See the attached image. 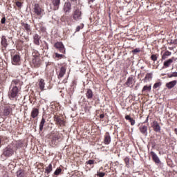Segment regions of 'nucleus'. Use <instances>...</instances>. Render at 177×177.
<instances>
[{
    "mask_svg": "<svg viewBox=\"0 0 177 177\" xmlns=\"http://www.w3.org/2000/svg\"><path fill=\"white\" fill-rule=\"evenodd\" d=\"M104 175H106V173L104 172H100L97 174V176L99 177H104Z\"/></svg>",
    "mask_w": 177,
    "mask_h": 177,
    "instance_id": "c03bdc74",
    "label": "nucleus"
},
{
    "mask_svg": "<svg viewBox=\"0 0 177 177\" xmlns=\"http://www.w3.org/2000/svg\"><path fill=\"white\" fill-rule=\"evenodd\" d=\"M129 122H131V125H135V120L133 118L130 119Z\"/></svg>",
    "mask_w": 177,
    "mask_h": 177,
    "instance_id": "49530a36",
    "label": "nucleus"
},
{
    "mask_svg": "<svg viewBox=\"0 0 177 177\" xmlns=\"http://www.w3.org/2000/svg\"><path fill=\"white\" fill-rule=\"evenodd\" d=\"M1 45H3L4 48L8 46V41L6 40V37L5 36H3L1 38Z\"/></svg>",
    "mask_w": 177,
    "mask_h": 177,
    "instance_id": "c85d7f7f",
    "label": "nucleus"
},
{
    "mask_svg": "<svg viewBox=\"0 0 177 177\" xmlns=\"http://www.w3.org/2000/svg\"><path fill=\"white\" fill-rule=\"evenodd\" d=\"M1 142H2V140L0 139V145H1Z\"/></svg>",
    "mask_w": 177,
    "mask_h": 177,
    "instance_id": "5fc2aeb1",
    "label": "nucleus"
},
{
    "mask_svg": "<svg viewBox=\"0 0 177 177\" xmlns=\"http://www.w3.org/2000/svg\"><path fill=\"white\" fill-rule=\"evenodd\" d=\"M145 92H151V84H150L149 86H144L142 90V93H145Z\"/></svg>",
    "mask_w": 177,
    "mask_h": 177,
    "instance_id": "b1692460",
    "label": "nucleus"
},
{
    "mask_svg": "<svg viewBox=\"0 0 177 177\" xmlns=\"http://www.w3.org/2000/svg\"><path fill=\"white\" fill-rule=\"evenodd\" d=\"M174 63V57L167 59L163 63V68H167L171 66V64Z\"/></svg>",
    "mask_w": 177,
    "mask_h": 177,
    "instance_id": "f3484780",
    "label": "nucleus"
},
{
    "mask_svg": "<svg viewBox=\"0 0 177 177\" xmlns=\"http://www.w3.org/2000/svg\"><path fill=\"white\" fill-rule=\"evenodd\" d=\"M22 27H24V30H26L27 34H30L31 35V27L28 24H26L24 22L21 23Z\"/></svg>",
    "mask_w": 177,
    "mask_h": 177,
    "instance_id": "4468645a",
    "label": "nucleus"
},
{
    "mask_svg": "<svg viewBox=\"0 0 177 177\" xmlns=\"http://www.w3.org/2000/svg\"><path fill=\"white\" fill-rule=\"evenodd\" d=\"M34 12L37 16H41L42 15V8L39 6V4L35 3L34 6Z\"/></svg>",
    "mask_w": 177,
    "mask_h": 177,
    "instance_id": "0eeeda50",
    "label": "nucleus"
},
{
    "mask_svg": "<svg viewBox=\"0 0 177 177\" xmlns=\"http://www.w3.org/2000/svg\"><path fill=\"white\" fill-rule=\"evenodd\" d=\"M63 54H59L57 53H55V57H57L58 59H62L63 57Z\"/></svg>",
    "mask_w": 177,
    "mask_h": 177,
    "instance_id": "58836bf2",
    "label": "nucleus"
},
{
    "mask_svg": "<svg viewBox=\"0 0 177 177\" xmlns=\"http://www.w3.org/2000/svg\"><path fill=\"white\" fill-rule=\"evenodd\" d=\"M88 3L91 4L93 2H95V0H88Z\"/></svg>",
    "mask_w": 177,
    "mask_h": 177,
    "instance_id": "8fccbe9b",
    "label": "nucleus"
},
{
    "mask_svg": "<svg viewBox=\"0 0 177 177\" xmlns=\"http://www.w3.org/2000/svg\"><path fill=\"white\" fill-rule=\"evenodd\" d=\"M111 142V137H110V134H109V133H106L104 136V145H110Z\"/></svg>",
    "mask_w": 177,
    "mask_h": 177,
    "instance_id": "412c9836",
    "label": "nucleus"
},
{
    "mask_svg": "<svg viewBox=\"0 0 177 177\" xmlns=\"http://www.w3.org/2000/svg\"><path fill=\"white\" fill-rule=\"evenodd\" d=\"M45 122H46V121L45 120V118L43 117L39 124V131H43Z\"/></svg>",
    "mask_w": 177,
    "mask_h": 177,
    "instance_id": "cd10ccee",
    "label": "nucleus"
},
{
    "mask_svg": "<svg viewBox=\"0 0 177 177\" xmlns=\"http://www.w3.org/2000/svg\"><path fill=\"white\" fill-rule=\"evenodd\" d=\"M19 82H20V80H12V84H14L15 85H17V84H19Z\"/></svg>",
    "mask_w": 177,
    "mask_h": 177,
    "instance_id": "a19ab883",
    "label": "nucleus"
},
{
    "mask_svg": "<svg viewBox=\"0 0 177 177\" xmlns=\"http://www.w3.org/2000/svg\"><path fill=\"white\" fill-rule=\"evenodd\" d=\"M19 93V88L17 86H14L12 90L10 91L9 96L10 99H15Z\"/></svg>",
    "mask_w": 177,
    "mask_h": 177,
    "instance_id": "20e7f679",
    "label": "nucleus"
},
{
    "mask_svg": "<svg viewBox=\"0 0 177 177\" xmlns=\"http://www.w3.org/2000/svg\"><path fill=\"white\" fill-rule=\"evenodd\" d=\"M13 112V109L10 106H6L3 111V115L4 117H8V115H10Z\"/></svg>",
    "mask_w": 177,
    "mask_h": 177,
    "instance_id": "6e6552de",
    "label": "nucleus"
},
{
    "mask_svg": "<svg viewBox=\"0 0 177 177\" xmlns=\"http://www.w3.org/2000/svg\"><path fill=\"white\" fill-rule=\"evenodd\" d=\"M54 121L58 124V125H64L65 122L64 120H62L60 117L58 115H55L54 116Z\"/></svg>",
    "mask_w": 177,
    "mask_h": 177,
    "instance_id": "2eb2a0df",
    "label": "nucleus"
},
{
    "mask_svg": "<svg viewBox=\"0 0 177 177\" xmlns=\"http://www.w3.org/2000/svg\"><path fill=\"white\" fill-rule=\"evenodd\" d=\"M82 28H84V24H82L80 26H77L75 32H78V31H80V30H82Z\"/></svg>",
    "mask_w": 177,
    "mask_h": 177,
    "instance_id": "72a5a7b5",
    "label": "nucleus"
},
{
    "mask_svg": "<svg viewBox=\"0 0 177 177\" xmlns=\"http://www.w3.org/2000/svg\"><path fill=\"white\" fill-rule=\"evenodd\" d=\"M151 78H153V74L147 73L146 76L142 80V81H144V82H147V81H149L150 80H151Z\"/></svg>",
    "mask_w": 177,
    "mask_h": 177,
    "instance_id": "a878e982",
    "label": "nucleus"
},
{
    "mask_svg": "<svg viewBox=\"0 0 177 177\" xmlns=\"http://www.w3.org/2000/svg\"><path fill=\"white\" fill-rule=\"evenodd\" d=\"M39 86L41 91H44L45 88V80L44 79H41L39 82Z\"/></svg>",
    "mask_w": 177,
    "mask_h": 177,
    "instance_id": "393cba45",
    "label": "nucleus"
},
{
    "mask_svg": "<svg viewBox=\"0 0 177 177\" xmlns=\"http://www.w3.org/2000/svg\"><path fill=\"white\" fill-rule=\"evenodd\" d=\"M147 121H149V117L147 118L145 122H147Z\"/></svg>",
    "mask_w": 177,
    "mask_h": 177,
    "instance_id": "603ef678",
    "label": "nucleus"
},
{
    "mask_svg": "<svg viewBox=\"0 0 177 177\" xmlns=\"http://www.w3.org/2000/svg\"><path fill=\"white\" fill-rule=\"evenodd\" d=\"M100 118H104V114H100Z\"/></svg>",
    "mask_w": 177,
    "mask_h": 177,
    "instance_id": "3c124183",
    "label": "nucleus"
},
{
    "mask_svg": "<svg viewBox=\"0 0 177 177\" xmlns=\"http://www.w3.org/2000/svg\"><path fill=\"white\" fill-rule=\"evenodd\" d=\"M72 2H75L77 0H71Z\"/></svg>",
    "mask_w": 177,
    "mask_h": 177,
    "instance_id": "864d4df0",
    "label": "nucleus"
},
{
    "mask_svg": "<svg viewBox=\"0 0 177 177\" xmlns=\"http://www.w3.org/2000/svg\"><path fill=\"white\" fill-rule=\"evenodd\" d=\"M17 177H25L26 174L24 173V170L21 169L17 171Z\"/></svg>",
    "mask_w": 177,
    "mask_h": 177,
    "instance_id": "c756f323",
    "label": "nucleus"
},
{
    "mask_svg": "<svg viewBox=\"0 0 177 177\" xmlns=\"http://www.w3.org/2000/svg\"><path fill=\"white\" fill-rule=\"evenodd\" d=\"M62 172V169L61 168H58L57 169L55 172H54V175H60V173Z\"/></svg>",
    "mask_w": 177,
    "mask_h": 177,
    "instance_id": "c9c22d12",
    "label": "nucleus"
},
{
    "mask_svg": "<svg viewBox=\"0 0 177 177\" xmlns=\"http://www.w3.org/2000/svg\"><path fill=\"white\" fill-rule=\"evenodd\" d=\"M53 5V10H58L60 7V0H51Z\"/></svg>",
    "mask_w": 177,
    "mask_h": 177,
    "instance_id": "ddd939ff",
    "label": "nucleus"
},
{
    "mask_svg": "<svg viewBox=\"0 0 177 177\" xmlns=\"http://www.w3.org/2000/svg\"><path fill=\"white\" fill-rule=\"evenodd\" d=\"M124 161L125 162L127 168H129V167H130L129 166V158H128V157L124 158Z\"/></svg>",
    "mask_w": 177,
    "mask_h": 177,
    "instance_id": "2f4dec72",
    "label": "nucleus"
},
{
    "mask_svg": "<svg viewBox=\"0 0 177 177\" xmlns=\"http://www.w3.org/2000/svg\"><path fill=\"white\" fill-rule=\"evenodd\" d=\"M163 55H166L167 57H168V56H171V55H172V53H171L170 51L167 50V51H165V52L164 53Z\"/></svg>",
    "mask_w": 177,
    "mask_h": 177,
    "instance_id": "ea45409f",
    "label": "nucleus"
},
{
    "mask_svg": "<svg viewBox=\"0 0 177 177\" xmlns=\"http://www.w3.org/2000/svg\"><path fill=\"white\" fill-rule=\"evenodd\" d=\"M19 62H20V55H14V57H12V64L16 66V65L19 64Z\"/></svg>",
    "mask_w": 177,
    "mask_h": 177,
    "instance_id": "a211bd4d",
    "label": "nucleus"
},
{
    "mask_svg": "<svg viewBox=\"0 0 177 177\" xmlns=\"http://www.w3.org/2000/svg\"><path fill=\"white\" fill-rule=\"evenodd\" d=\"M150 154L154 162H156V164H160V162H161V161L160 160V158H158V156H157V154H156V153H154V151H151Z\"/></svg>",
    "mask_w": 177,
    "mask_h": 177,
    "instance_id": "f8f14e48",
    "label": "nucleus"
},
{
    "mask_svg": "<svg viewBox=\"0 0 177 177\" xmlns=\"http://www.w3.org/2000/svg\"><path fill=\"white\" fill-rule=\"evenodd\" d=\"M54 46L56 49H58L61 53H66V48H64V45H63L62 42L58 41L54 44Z\"/></svg>",
    "mask_w": 177,
    "mask_h": 177,
    "instance_id": "39448f33",
    "label": "nucleus"
},
{
    "mask_svg": "<svg viewBox=\"0 0 177 177\" xmlns=\"http://www.w3.org/2000/svg\"><path fill=\"white\" fill-rule=\"evenodd\" d=\"M86 164H88L89 165H93V164H95V160H89L88 161L86 162Z\"/></svg>",
    "mask_w": 177,
    "mask_h": 177,
    "instance_id": "4c0bfd02",
    "label": "nucleus"
},
{
    "mask_svg": "<svg viewBox=\"0 0 177 177\" xmlns=\"http://www.w3.org/2000/svg\"><path fill=\"white\" fill-rule=\"evenodd\" d=\"M52 164H50L48 167L46 168V174H49L50 172H52Z\"/></svg>",
    "mask_w": 177,
    "mask_h": 177,
    "instance_id": "7c9ffc66",
    "label": "nucleus"
},
{
    "mask_svg": "<svg viewBox=\"0 0 177 177\" xmlns=\"http://www.w3.org/2000/svg\"><path fill=\"white\" fill-rule=\"evenodd\" d=\"M125 118H126V120L129 121L132 118H131V116H129V115H127L125 116Z\"/></svg>",
    "mask_w": 177,
    "mask_h": 177,
    "instance_id": "09e8293b",
    "label": "nucleus"
},
{
    "mask_svg": "<svg viewBox=\"0 0 177 177\" xmlns=\"http://www.w3.org/2000/svg\"><path fill=\"white\" fill-rule=\"evenodd\" d=\"M73 20H75V21L81 20V19H82V11L79 8L75 9L73 13Z\"/></svg>",
    "mask_w": 177,
    "mask_h": 177,
    "instance_id": "f03ea898",
    "label": "nucleus"
},
{
    "mask_svg": "<svg viewBox=\"0 0 177 177\" xmlns=\"http://www.w3.org/2000/svg\"><path fill=\"white\" fill-rule=\"evenodd\" d=\"M165 59H168V57H167L165 55H162V60H165Z\"/></svg>",
    "mask_w": 177,
    "mask_h": 177,
    "instance_id": "de8ad7c7",
    "label": "nucleus"
},
{
    "mask_svg": "<svg viewBox=\"0 0 177 177\" xmlns=\"http://www.w3.org/2000/svg\"><path fill=\"white\" fill-rule=\"evenodd\" d=\"M133 83V77L132 76L129 77L126 82V85L128 86H131V85H132Z\"/></svg>",
    "mask_w": 177,
    "mask_h": 177,
    "instance_id": "bb28decb",
    "label": "nucleus"
},
{
    "mask_svg": "<svg viewBox=\"0 0 177 177\" xmlns=\"http://www.w3.org/2000/svg\"><path fill=\"white\" fill-rule=\"evenodd\" d=\"M152 127L153 128V131H155V132H161V127H160L158 121L153 122Z\"/></svg>",
    "mask_w": 177,
    "mask_h": 177,
    "instance_id": "9d476101",
    "label": "nucleus"
},
{
    "mask_svg": "<svg viewBox=\"0 0 177 177\" xmlns=\"http://www.w3.org/2000/svg\"><path fill=\"white\" fill-rule=\"evenodd\" d=\"M66 67L62 66L60 68L59 73L58 74V78L59 79L63 78V77H64V75L66 74Z\"/></svg>",
    "mask_w": 177,
    "mask_h": 177,
    "instance_id": "aec40b11",
    "label": "nucleus"
},
{
    "mask_svg": "<svg viewBox=\"0 0 177 177\" xmlns=\"http://www.w3.org/2000/svg\"><path fill=\"white\" fill-rule=\"evenodd\" d=\"M159 86H161V82L155 83L153 85V89H157Z\"/></svg>",
    "mask_w": 177,
    "mask_h": 177,
    "instance_id": "f704fd0d",
    "label": "nucleus"
},
{
    "mask_svg": "<svg viewBox=\"0 0 177 177\" xmlns=\"http://www.w3.org/2000/svg\"><path fill=\"white\" fill-rule=\"evenodd\" d=\"M59 139H60V134L59 132H56L51 140L52 147H56L59 145Z\"/></svg>",
    "mask_w": 177,
    "mask_h": 177,
    "instance_id": "7ed1b4c3",
    "label": "nucleus"
},
{
    "mask_svg": "<svg viewBox=\"0 0 177 177\" xmlns=\"http://www.w3.org/2000/svg\"><path fill=\"white\" fill-rule=\"evenodd\" d=\"M140 132L142 133L145 136H147V126L141 125L139 127Z\"/></svg>",
    "mask_w": 177,
    "mask_h": 177,
    "instance_id": "6ab92c4d",
    "label": "nucleus"
},
{
    "mask_svg": "<svg viewBox=\"0 0 177 177\" xmlns=\"http://www.w3.org/2000/svg\"><path fill=\"white\" fill-rule=\"evenodd\" d=\"M39 41H41V36H39L38 34H35L33 35V42L35 45L39 46L40 45Z\"/></svg>",
    "mask_w": 177,
    "mask_h": 177,
    "instance_id": "dca6fc26",
    "label": "nucleus"
},
{
    "mask_svg": "<svg viewBox=\"0 0 177 177\" xmlns=\"http://www.w3.org/2000/svg\"><path fill=\"white\" fill-rule=\"evenodd\" d=\"M1 24H5L6 23V17H3L1 20Z\"/></svg>",
    "mask_w": 177,
    "mask_h": 177,
    "instance_id": "79ce46f5",
    "label": "nucleus"
},
{
    "mask_svg": "<svg viewBox=\"0 0 177 177\" xmlns=\"http://www.w3.org/2000/svg\"><path fill=\"white\" fill-rule=\"evenodd\" d=\"M168 78H172V77H177V72H174L167 75Z\"/></svg>",
    "mask_w": 177,
    "mask_h": 177,
    "instance_id": "473e14b6",
    "label": "nucleus"
},
{
    "mask_svg": "<svg viewBox=\"0 0 177 177\" xmlns=\"http://www.w3.org/2000/svg\"><path fill=\"white\" fill-rule=\"evenodd\" d=\"M13 153V149L10 147H7L3 150V156H4L5 157H10V156H12Z\"/></svg>",
    "mask_w": 177,
    "mask_h": 177,
    "instance_id": "423d86ee",
    "label": "nucleus"
},
{
    "mask_svg": "<svg viewBox=\"0 0 177 177\" xmlns=\"http://www.w3.org/2000/svg\"><path fill=\"white\" fill-rule=\"evenodd\" d=\"M15 3H16V6H17L18 8H21V2H20V1H17Z\"/></svg>",
    "mask_w": 177,
    "mask_h": 177,
    "instance_id": "a18cd8bd",
    "label": "nucleus"
},
{
    "mask_svg": "<svg viewBox=\"0 0 177 177\" xmlns=\"http://www.w3.org/2000/svg\"><path fill=\"white\" fill-rule=\"evenodd\" d=\"M157 58H158L157 55H152L151 56V60H153V62H156L157 60Z\"/></svg>",
    "mask_w": 177,
    "mask_h": 177,
    "instance_id": "e433bc0d",
    "label": "nucleus"
},
{
    "mask_svg": "<svg viewBox=\"0 0 177 177\" xmlns=\"http://www.w3.org/2000/svg\"><path fill=\"white\" fill-rule=\"evenodd\" d=\"M41 58L39 57V53H32V64H33L34 67H40L41 66Z\"/></svg>",
    "mask_w": 177,
    "mask_h": 177,
    "instance_id": "f257e3e1",
    "label": "nucleus"
},
{
    "mask_svg": "<svg viewBox=\"0 0 177 177\" xmlns=\"http://www.w3.org/2000/svg\"><path fill=\"white\" fill-rule=\"evenodd\" d=\"M139 52H140V49L139 48H136L132 50V53H139Z\"/></svg>",
    "mask_w": 177,
    "mask_h": 177,
    "instance_id": "37998d69",
    "label": "nucleus"
},
{
    "mask_svg": "<svg viewBox=\"0 0 177 177\" xmlns=\"http://www.w3.org/2000/svg\"><path fill=\"white\" fill-rule=\"evenodd\" d=\"M38 115H39V109L37 108H33L30 113V117L32 118H37Z\"/></svg>",
    "mask_w": 177,
    "mask_h": 177,
    "instance_id": "9b49d317",
    "label": "nucleus"
},
{
    "mask_svg": "<svg viewBox=\"0 0 177 177\" xmlns=\"http://www.w3.org/2000/svg\"><path fill=\"white\" fill-rule=\"evenodd\" d=\"M86 96L87 99H92V97H93V92L91 88H88L86 90Z\"/></svg>",
    "mask_w": 177,
    "mask_h": 177,
    "instance_id": "5701e85b",
    "label": "nucleus"
},
{
    "mask_svg": "<svg viewBox=\"0 0 177 177\" xmlns=\"http://www.w3.org/2000/svg\"><path fill=\"white\" fill-rule=\"evenodd\" d=\"M176 84H177V81L174 80V81L169 82V83H167L166 86L167 88H168V89H172V88H174V86H175Z\"/></svg>",
    "mask_w": 177,
    "mask_h": 177,
    "instance_id": "4be33fe9",
    "label": "nucleus"
},
{
    "mask_svg": "<svg viewBox=\"0 0 177 177\" xmlns=\"http://www.w3.org/2000/svg\"><path fill=\"white\" fill-rule=\"evenodd\" d=\"M64 12L67 15L71 12V2H66L64 6Z\"/></svg>",
    "mask_w": 177,
    "mask_h": 177,
    "instance_id": "1a4fd4ad",
    "label": "nucleus"
}]
</instances>
